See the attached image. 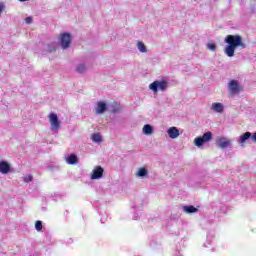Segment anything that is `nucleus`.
<instances>
[{"label":"nucleus","instance_id":"5","mask_svg":"<svg viewBox=\"0 0 256 256\" xmlns=\"http://www.w3.org/2000/svg\"><path fill=\"white\" fill-rule=\"evenodd\" d=\"M228 91L231 95H239L243 91V86L237 80H230L228 83Z\"/></svg>","mask_w":256,"mask_h":256},{"label":"nucleus","instance_id":"15","mask_svg":"<svg viewBox=\"0 0 256 256\" xmlns=\"http://www.w3.org/2000/svg\"><path fill=\"white\" fill-rule=\"evenodd\" d=\"M43 54L47 55V53H54V51H57V45H55V42L49 43L44 47Z\"/></svg>","mask_w":256,"mask_h":256},{"label":"nucleus","instance_id":"34","mask_svg":"<svg viewBox=\"0 0 256 256\" xmlns=\"http://www.w3.org/2000/svg\"><path fill=\"white\" fill-rule=\"evenodd\" d=\"M101 222L104 223V222H103V218H101Z\"/></svg>","mask_w":256,"mask_h":256},{"label":"nucleus","instance_id":"14","mask_svg":"<svg viewBox=\"0 0 256 256\" xmlns=\"http://www.w3.org/2000/svg\"><path fill=\"white\" fill-rule=\"evenodd\" d=\"M182 210L184 211V213H187L188 215H191L193 213H199V209L193 205L183 206Z\"/></svg>","mask_w":256,"mask_h":256},{"label":"nucleus","instance_id":"8","mask_svg":"<svg viewBox=\"0 0 256 256\" xmlns=\"http://www.w3.org/2000/svg\"><path fill=\"white\" fill-rule=\"evenodd\" d=\"M216 145L217 147H219L220 149H227V147H230L231 146V141L230 140H227V138L225 137H222L220 139H218L216 141Z\"/></svg>","mask_w":256,"mask_h":256},{"label":"nucleus","instance_id":"19","mask_svg":"<svg viewBox=\"0 0 256 256\" xmlns=\"http://www.w3.org/2000/svg\"><path fill=\"white\" fill-rule=\"evenodd\" d=\"M144 135H153V126L150 124H145L143 127Z\"/></svg>","mask_w":256,"mask_h":256},{"label":"nucleus","instance_id":"30","mask_svg":"<svg viewBox=\"0 0 256 256\" xmlns=\"http://www.w3.org/2000/svg\"><path fill=\"white\" fill-rule=\"evenodd\" d=\"M251 139L256 143V132L252 135Z\"/></svg>","mask_w":256,"mask_h":256},{"label":"nucleus","instance_id":"33","mask_svg":"<svg viewBox=\"0 0 256 256\" xmlns=\"http://www.w3.org/2000/svg\"><path fill=\"white\" fill-rule=\"evenodd\" d=\"M19 1H21V3H24V1H27V0H19Z\"/></svg>","mask_w":256,"mask_h":256},{"label":"nucleus","instance_id":"23","mask_svg":"<svg viewBox=\"0 0 256 256\" xmlns=\"http://www.w3.org/2000/svg\"><path fill=\"white\" fill-rule=\"evenodd\" d=\"M92 141L94 143H101L103 141V138L101 137V134L95 133L92 135Z\"/></svg>","mask_w":256,"mask_h":256},{"label":"nucleus","instance_id":"10","mask_svg":"<svg viewBox=\"0 0 256 256\" xmlns=\"http://www.w3.org/2000/svg\"><path fill=\"white\" fill-rule=\"evenodd\" d=\"M9 171H11V165H9L8 162L5 160H1L0 161V173H2L3 175H7V173H9Z\"/></svg>","mask_w":256,"mask_h":256},{"label":"nucleus","instance_id":"20","mask_svg":"<svg viewBox=\"0 0 256 256\" xmlns=\"http://www.w3.org/2000/svg\"><path fill=\"white\" fill-rule=\"evenodd\" d=\"M76 71L77 73H85V71H87V65H85V63H80L76 66Z\"/></svg>","mask_w":256,"mask_h":256},{"label":"nucleus","instance_id":"12","mask_svg":"<svg viewBox=\"0 0 256 256\" xmlns=\"http://www.w3.org/2000/svg\"><path fill=\"white\" fill-rule=\"evenodd\" d=\"M168 136L170 137V139H177V137H179L180 133H179V128L172 126L167 130Z\"/></svg>","mask_w":256,"mask_h":256},{"label":"nucleus","instance_id":"28","mask_svg":"<svg viewBox=\"0 0 256 256\" xmlns=\"http://www.w3.org/2000/svg\"><path fill=\"white\" fill-rule=\"evenodd\" d=\"M139 217H141V214L140 213H135L134 216H133V220L138 221Z\"/></svg>","mask_w":256,"mask_h":256},{"label":"nucleus","instance_id":"31","mask_svg":"<svg viewBox=\"0 0 256 256\" xmlns=\"http://www.w3.org/2000/svg\"><path fill=\"white\" fill-rule=\"evenodd\" d=\"M156 245H157V242H155V241L150 242L151 247H155Z\"/></svg>","mask_w":256,"mask_h":256},{"label":"nucleus","instance_id":"11","mask_svg":"<svg viewBox=\"0 0 256 256\" xmlns=\"http://www.w3.org/2000/svg\"><path fill=\"white\" fill-rule=\"evenodd\" d=\"M211 110L214 111V113H223V111H225V106L223 103L214 102L212 103Z\"/></svg>","mask_w":256,"mask_h":256},{"label":"nucleus","instance_id":"9","mask_svg":"<svg viewBox=\"0 0 256 256\" xmlns=\"http://www.w3.org/2000/svg\"><path fill=\"white\" fill-rule=\"evenodd\" d=\"M107 111V103L100 101L97 103V106L95 108L96 115H103Z\"/></svg>","mask_w":256,"mask_h":256},{"label":"nucleus","instance_id":"27","mask_svg":"<svg viewBox=\"0 0 256 256\" xmlns=\"http://www.w3.org/2000/svg\"><path fill=\"white\" fill-rule=\"evenodd\" d=\"M25 23H26V25H31L33 23V17H26Z\"/></svg>","mask_w":256,"mask_h":256},{"label":"nucleus","instance_id":"6","mask_svg":"<svg viewBox=\"0 0 256 256\" xmlns=\"http://www.w3.org/2000/svg\"><path fill=\"white\" fill-rule=\"evenodd\" d=\"M60 45L62 49H69L71 47V34L63 33L60 37Z\"/></svg>","mask_w":256,"mask_h":256},{"label":"nucleus","instance_id":"13","mask_svg":"<svg viewBox=\"0 0 256 256\" xmlns=\"http://www.w3.org/2000/svg\"><path fill=\"white\" fill-rule=\"evenodd\" d=\"M65 160L68 165H77L79 163V158L76 154H69L65 157Z\"/></svg>","mask_w":256,"mask_h":256},{"label":"nucleus","instance_id":"2","mask_svg":"<svg viewBox=\"0 0 256 256\" xmlns=\"http://www.w3.org/2000/svg\"><path fill=\"white\" fill-rule=\"evenodd\" d=\"M167 89H169V81L166 79L156 80L149 85V90L153 91V93H159V91L165 93Z\"/></svg>","mask_w":256,"mask_h":256},{"label":"nucleus","instance_id":"16","mask_svg":"<svg viewBox=\"0 0 256 256\" xmlns=\"http://www.w3.org/2000/svg\"><path fill=\"white\" fill-rule=\"evenodd\" d=\"M252 137L253 136H252L251 132H245L238 139L239 145H241L243 147V145L245 144V141H248V139H251Z\"/></svg>","mask_w":256,"mask_h":256},{"label":"nucleus","instance_id":"24","mask_svg":"<svg viewBox=\"0 0 256 256\" xmlns=\"http://www.w3.org/2000/svg\"><path fill=\"white\" fill-rule=\"evenodd\" d=\"M36 231H43V222L41 220H37L35 223Z\"/></svg>","mask_w":256,"mask_h":256},{"label":"nucleus","instance_id":"25","mask_svg":"<svg viewBox=\"0 0 256 256\" xmlns=\"http://www.w3.org/2000/svg\"><path fill=\"white\" fill-rule=\"evenodd\" d=\"M207 49H209L210 51H217V45H215V43H208Z\"/></svg>","mask_w":256,"mask_h":256},{"label":"nucleus","instance_id":"21","mask_svg":"<svg viewBox=\"0 0 256 256\" xmlns=\"http://www.w3.org/2000/svg\"><path fill=\"white\" fill-rule=\"evenodd\" d=\"M143 207V200L136 198L134 205H133V209L139 210Z\"/></svg>","mask_w":256,"mask_h":256},{"label":"nucleus","instance_id":"17","mask_svg":"<svg viewBox=\"0 0 256 256\" xmlns=\"http://www.w3.org/2000/svg\"><path fill=\"white\" fill-rule=\"evenodd\" d=\"M147 175H149V171H147L145 167L139 168L136 172V177H140L141 179H144Z\"/></svg>","mask_w":256,"mask_h":256},{"label":"nucleus","instance_id":"22","mask_svg":"<svg viewBox=\"0 0 256 256\" xmlns=\"http://www.w3.org/2000/svg\"><path fill=\"white\" fill-rule=\"evenodd\" d=\"M137 47L140 53H147V46L143 42H138Z\"/></svg>","mask_w":256,"mask_h":256},{"label":"nucleus","instance_id":"3","mask_svg":"<svg viewBox=\"0 0 256 256\" xmlns=\"http://www.w3.org/2000/svg\"><path fill=\"white\" fill-rule=\"evenodd\" d=\"M50 129L52 133H58L61 129V122H59V117L55 113H50L49 115Z\"/></svg>","mask_w":256,"mask_h":256},{"label":"nucleus","instance_id":"4","mask_svg":"<svg viewBox=\"0 0 256 256\" xmlns=\"http://www.w3.org/2000/svg\"><path fill=\"white\" fill-rule=\"evenodd\" d=\"M211 139H213V133L206 132L203 134V136L196 137L194 139V145H196V147H203V145H205V143H209Z\"/></svg>","mask_w":256,"mask_h":256},{"label":"nucleus","instance_id":"29","mask_svg":"<svg viewBox=\"0 0 256 256\" xmlns=\"http://www.w3.org/2000/svg\"><path fill=\"white\" fill-rule=\"evenodd\" d=\"M4 9H5V5L3 3H0V13H3Z\"/></svg>","mask_w":256,"mask_h":256},{"label":"nucleus","instance_id":"32","mask_svg":"<svg viewBox=\"0 0 256 256\" xmlns=\"http://www.w3.org/2000/svg\"><path fill=\"white\" fill-rule=\"evenodd\" d=\"M175 256H183V255L181 254V252H177V253L175 254Z\"/></svg>","mask_w":256,"mask_h":256},{"label":"nucleus","instance_id":"7","mask_svg":"<svg viewBox=\"0 0 256 256\" xmlns=\"http://www.w3.org/2000/svg\"><path fill=\"white\" fill-rule=\"evenodd\" d=\"M103 173H105V170L101 166H96L91 174L90 179L95 180V179H101L103 177Z\"/></svg>","mask_w":256,"mask_h":256},{"label":"nucleus","instance_id":"26","mask_svg":"<svg viewBox=\"0 0 256 256\" xmlns=\"http://www.w3.org/2000/svg\"><path fill=\"white\" fill-rule=\"evenodd\" d=\"M23 181H24V183H31V181H33V176L28 175V176L24 177Z\"/></svg>","mask_w":256,"mask_h":256},{"label":"nucleus","instance_id":"18","mask_svg":"<svg viewBox=\"0 0 256 256\" xmlns=\"http://www.w3.org/2000/svg\"><path fill=\"white\" fill-rule=\"evenodd\" d=\"M109 111L111 113H119V111H121V106L119 105V103L114 102L109 106Z\"/></svg>","mask_w":256,"mask_h":256},{"label":"nucleus","instance_id":"1","mask_svg":"<svg viewBox=\"0 0 256 256\" xmlns=\"http://www.w3.org/2000/svg\"><path fill=\"white\" fill-rule=\"evenodd\" d=\"M227 45L224 48V53L228 57H235L236 49H247V44L243 42V38L239 35H228L224 39Z\"/></svg>","mask_w":256,"mask_h":256}]
</instances>
